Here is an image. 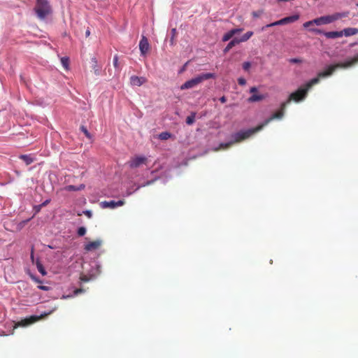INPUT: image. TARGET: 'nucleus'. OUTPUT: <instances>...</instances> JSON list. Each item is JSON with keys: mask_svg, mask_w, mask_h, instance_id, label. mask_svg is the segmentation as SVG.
Instances as JSON below:
<instances>
[{"mask_svg": "<svg viewBox=\"0 0 358 358\" xmlns=\"http://www.w3.org/2000/svg\"><path fill=\"white\" fill-rule=\"evenodd\" d=\"M85 215H87L88 217H91L92 215V213L90 210H85L83 212Z\"/></svg>", "mask_w": 358, "mask_h": 358, "instance_id": "nucleus-38", "label": "nucleus"}, {"mask_svg": "<svg viewBox=\"0 0 358 358\" xmlns=\"http://www.w3.org/2000/svg\"><path fill=\"white\" fill-rule=\"evenodd\" d=\"M195 121V113H192L190 115L186 118V123L189 125L192 124Z\"/></svg>", "mask_w": 358, "mask_h": 358, "instance_id": "nucleus-22", "label": "nucleus"}, {"mask_svg": "<svg viewBox=\"0 0 358 358\" xmlns=\"http://www.w3.org/2000/svg\"><path fill=\"white\" fill-rule=\"evenodd\" d=\"M84 290L83 289H77L74 291V294L78 295V294L83 293Z\"/></svg>", "mask_w": 358, "mask_h": 358, "instance_id": "nucleus-40", "label": "nucleus"}, {"mask_svg": "<svg viewBox=\"0 0 358 358\" xmlns=\"http://www.w3.org/2000/svg\"><path fill=\"white\" fill-rule=\"evenodd\" d=\"M48 315H40L39 316L31 315L29 317L22 320L20 322L15 323L14 328H17L18 327H27L36 322L41 318H43L44 316H47Z\"/></svg>", "mask_w": 358, "mask_h": 358, "instance_id": "nucleus-6", "label": "nucleus"}, {"mask_svg": "<svg viewBox=\"0 0 358 358\" xmlns=\"http://www.w3.org/2000/svg\"><path fill=\"white\" fill-rule=\"evenodd\" d=\"M277 25H281L280 20L275 21V22H272L271 24H267L266 26V27H274V26H277Z\"/></svg>", "mask_w": 358, "mask_h": 358, "instance_id": "nucleus-34", "label": "nucleus"}, {"mask_svg": "<svg viewBox=\"0 0 358 358\" xmlns=\"http://www.w3.org/2000/svg\"><path fill=\"white\" fill-rule=\"evenodd\" d=\"M34 10L40 20H45L52 13V7L48 0H36Z\"/></svg>", "mask_w": 358, "mask_h": 358, "instance_id": "nucleus-3", "label": "nucleus"}, {"mask_svg": "<svg viewBox=\"0 0 358 358\" xmlns=\"http://www.w3.org/2000/svg\"><path fill=\"white\" fill-rule=\"evenodd\" d=\"M220 101L221 103H224L227 101V98L224 96L220 97Z\"/></svg>", "mask_w": 358, "mask_h": 358, "instance_id": "nucleus-42", "label": "nucleus"}, {"mask_svg": "<svg viewBox=\"0 0 358 358\" xmlns=\"http://www.w3.org/2000/svg\"><path fill=\"white\" fill-rule=\"evenodd\" d=\"M243 29L236 28L232 29L228 32L225 33L222 37V41L226 42L230 40L235 34L242 32Z\"/></svg>", "mask_w": 358, "mask_h": 358, "instance_id": "nucleus-9", "label": "nucleus"}, {"mask_svg": "<svg viewBox=\"0 0 358 358\" xmlns=\"http://www.w3.org/2000/svg\"><path fill=\"white\" fill-rule=\"evenodd\" d=\"M80 130L84 133V134L86 136V137L88 138V139H92V135L90 134V133L87 131V128L82 125L80 127Z\"/></svg>", "mask_w": 358, "mask_h": 358, "instance_id": "nucleus-23", "label": "nucleus"}, {"mask_svg": "<svg viewBox=\"0 0 358 358\" xmlns=\"http://www.w3.org/2000/svg\"><path fill=\"white\" fill-rule=\"evenodd\" d=\"M113 66L115 68H119L120 67V64L117 62V57H115L114 59H113Z\"/></svg>", "mask_w": 358, "mask_h": 358, "instance_id": "nucleus-36", "label": "nucleus"}, {"mask_svg": "<svg viewBox=\"0 0 358 358\" xmlns=\"http://www.w3.org/2000/svg\"><path fill=\"white\" fill-rule=\"evenodd\" d=\"M291 62L294 63H298L299 62V60L298 59H292Z\"/></svg>", "mask_w": 358, "mask_h": 358, "instance_id": "nucleus-46", "label": "nucleus"}, {"mask_svg": "<svg viewBox=\"0 0 358 358\" xmlns=\"http://www.w3.org/2000/svg\"><path fill=\"white\" fill-rule=\"evenodd\" d=\"M40 288L42 289H44V290L47 289L46 287H45V286H41V287H40Z\"/></svg>", "mask_w": 358, "mask_h": 358, "instance_id": "nucleus-47", "label": "nucleus"}, {"mask_svg": "<svg viewBox=\"0 0 358 358\" xmlns=\"http://www.w3.org/2000/svg\"><path fill=\"white\" fill-rule=\"evenodd\" d=\"M19 158L23 160L26 165H29L35 161V158L31 155H21Z\"/></svg>", "mask_w": 358, "mask_h": 358, "instance_id": "nucleus-14", "label": "nucleus"}, {"mask_svg": "<svg viewBox=\"0 0 358 358\" xmlns=\"http://www.w3.org/2000/svg\"><path fill=\"white\" fill-rule=\"evenodd\" d=\"M357 6H358V3H357Z\"/></svg>", "mask_w": 358, "mask_h": 358, "instance_id": "nucleus-48", "label": "nucleus"}, {"mask_svg": "<svg viewBox=\"0 0 358 358\" xmlns=\"http://www.w3.org/2000/svg\"><path fill=\"white\" fill-rule=\"evenodd\" d=\"M36 267L38 271L43 275H45L47 274L45 268L43 267V264L38 260L36 261Z\"/></svg>", "mask_w": 358, "mask_h": 358, "instance_id": "nucleus-21", "label": "nucleus"}, {"mask_svg": "<svg viewBox=\"0 0 358 358\" xmlns=\"http://www.w3.org/2000/svg\"><path fill=\"white\" fill-rule=\"evenodd\" d=\"M100 206L102 208H112V200L109 201H102L100 203Z\"/></svg>", "mask_w": 358, "mask_h": 358, "instance_id": "nucleus-24", "label": "nucleus"}, {"mask_svg": "<svg viewBox=\"0 0 358 358\" xmlns=\"http://www.w3.org/2000/svg\"><path fill=\"white\" fill-rule=\"evenodd\" d=\"M171 137V134L168 131L162 132L159 134V138L162 141L168 140Z\"/></svg>", "mask_w": 358, "mask_h": 358, "instance_id": "nucleus-20", "label": "nucleus"}, {"mask_svg": "<svg viewBox=\"0 0 358 358\" xmlns=\"http://www.w3.org/2000/svg\"><path fill=\"white\" fill-rule=\"evenodd\" d=\"M85 185L83 184H81L79 186H77V190L79 191V190H82L85 188Z\"/></svg>", "mask_w": 358, "mask_h": 358, "instance_id": "nucleus-41", "label": "nucleus"}, {"mask_svg": "<svg viewBox=\"0 0 358 358\" xmlns=\"http://www.w3.org/2000/svg\"><path fill=\"white\" fill-rule=\"evenodd\" d=\"M41 207H42L41 205L36 206L34 207L35 214L38 213L41 210Z\"/></svg>", "mask_w": 358, "mask_h": 358, "instance_id": "nucleus-39", "label": "nucleus"}, {"mask_svg": "<svg viewBox=\"0 0 358 358\" xmlns=\"http://www.w3.org/2000/svg\"><path fill=\"white\" fill-rule=\"evenodd\" d=\"M147 162V158L143 156H137L131 159L129 166L131 168H137L145 164Z\"/></svg>", "mask_w": 358, "mask_h": 358, "instance_id": "nucleus-8", "label": "nucleus"}, {"mask_svg": "<svg viewBox=\"0 0 358 358\" xmlns=\"http://www.w3.org/2000/svg\"><path fill=\"white\" fill-rule=\"evenodd\" d=\"M124 200H120L117 202L113 201V208L118 207V206H121L124 205Z\"/></svg>", "mask_w": 358, "mask_h": 358, "instance_id": "nucleus-31", "label": "nucleus"}, {"mask_svg": "<svg viewBox=\"0 0 358 358\" xmlns=\"http://www.w3.org/2000/svg\"><path fill=\"white\" fill-rule=\"evenodd\" d=\"M238 83L240 85H245L246 84V80L245 78H239L238 79Z\"/></svg>", "mask_w": 358, "mask_h": 358, "instance_id": "nucleus-35", "label": "nucleus"}, {"mask_svg": "<svg viewBox=\"0 0 358 358\" xmlns=\"http://www.w3.org/2000/svg\"><path fill=\"white\" fill-rule=\"evenodd\" d=\"M65 189L66 191H78L77 190V186L75 185H68L65 187Z\"/></svg>", "mask_w": 358, "mask_h": 358, "instance_id": "nucleus-32", "label": "nucleus"}, {"mask_svg": "<svg viewBox=\"0 0 358 358\" xmlns=\"http://www.w3.org/2000/svg\"><path fill=\"white\" fill-rule=\"evenodd\" d=\"M90 35V29H87L85 31L86 37H88Z\"/></svg>", "mask_w": 358, "mask_h": 358, "instance_id": "nucleus-45", "label": "nucleus"}, {"mask_svg": "<svg viewBox=\"0 0 358 358\" xmlns=\"http://www.w3.org/2000/svg\"><path fill=\"white\" fill-rule=\"evenodd\" d=\"M147 82V79L145 77H138L136 76H132L130 78V83L132 86H141Z\"/></svg>", "mask_w": 358, "mask_h": 358, "instance_id": "nucleus-10", "label": "nucleus"}, {"mask_svg": "<svg viewBox=\"0 0 358 358\" xmlns=\"http://www.w3.org/2000/svg\"><path fill=\"white\" fill-rule=\"evenodd\" d=\"M30 220H31V218L20 222L17 224V229H22L27 224V222H29Z\"/></svg>", "mask_w": 358, "mask_h": 358, "instance_id": "nucleus-26", "label": "nucleus"}, {"mask_svg": "<svg viewBox=\"0 0 358 358\" xmlns=\"http://www.w3.org/2000/svg\"><path fill=\"white\" fill-rule=\"evenodd\" d=\"M287 104L285 101L280 104V109L274 113L269 118L266 119L264 122L258 125L257 127L250 129L244 131H239L234 136V140L226 143H220V148L215 149V150H218L219 149H227L230 146H231L235 143H239L248 138H249L252 134L256 132L262 130L265 126H266L270 122L275 119H281L284 116L285 110Z\"/></svg>", "mask_w": 358, "mask_h": 358, "instance_id": "nucleus-2", "label": "nucleus"}, {"mask_svg": "<svg viewBox=\"0 0 358 358\" xmlns=\"http://www.w3.org/2000/svg\"><path fill=\"white\" fill-rule=\"evenodd\" d=\"M346 16L347 15L345 13H336L331 15L322 16L320 17L315 18L314 19V22L317 26L327 24Z\"/></svg>", "mask_w": 358, "mask_h": 358, "instance_id": "nucleus-5", "label": "nucleus"}, {"mask_svg": "<svg viewBox=\"0 0 358 358\" xmlns=\"http://www.w3.org/2000/svg\"><path fill=\"white\" fill-rule=\"evenodd\" d=\"M263 13V10H257V11H253L252 13V15L254 17H259Z\"/></svg>", "mask_w": 358, "mask_h": 358, "instance_id": "nucleus-29", "label": "nucleus"}, {"mask_svg": "<svg viewBox=\"0 0 358 358\" xmlns=\"http://www.w3.org/2000/svg\"><path fill=\"white\" fill-rule=\"evenodd\" d=\"M264 99V96L262 94H254L250 96L248 99V102L253 103L262 101Z\"/></svg>", "mask_w": 358, "mask_h": 358, "instance_id": "nucleus-17", "label": "nucleus"}, {"mask_svg": "<svg viewBox=\"0 0 358 358\" xmlns=\"http://www.w3.org/2000/svg\"><path fill=\"white\" fill-rule=\"evenodd\" d=\"M171 31L172 36L170 40V42H171V45H173L175 44V37L177 34V31H176V28H173Z\"/></svg>", "mask_w": 358, "mask_h": 358, "instance_id": "nucleus-25", "label": "nucleus"}, {"mask_svg": "<svg viewBox=\"0 0 358 358\" xmlns=\"http://www.w3.org/2000/svg\"><path fill=\"white\" fill-rule=\"evenodd\" d=\"M239 41H238V38H233L228 44L225 47V48L224 49V53H227V52H229L233 47H234L235 45L239 44Z\"/></svg>", "mask_w": 358, "mask_h": 358, "instance_id": "nucleus-16", "label": "nucleus"}, {"mask_svg": "<svg viewBox=\"0 0 358 358\" xmlns=\"http://www.w3.org/2000/svg\"><path fill=\"white\" fill-rule=\"evenodd\" d=\"M61 62L62 66L66 70H69V58L67 57H64L61 58Z\"/></svg>", "mask_w": 358, "mask_h": 358, "instance_id": "nucleus-19", "label": "nucleus"}, {"mask_svg": "<svg viewBox=\"0 0 358 358\" xmlns=\"http://www.w3.org/2000/svg\"><path fill=\"white\" fill-rule=\"evenodd\" d=\"M313 24H315V22H314V20H310V21H308V22H306L304 24H303V27L305 28H308L310 26L313 25Z\"/></svg>", "mask_w": 358, "mask_h": 358, "instance_id": "nucleus-33", "label": "nucleus"}, {"mask_svg": "<svg viewBox=\"0 0 358 358\" xmlns=\"http://www.w3.org/2000/svg\"><path fill=\"white\" fill-rule=\"evenodd\" d=\"M101 245V241L96 240L90 242L85 245V250L87 251H92L98 249Z\"/></svg>", "mask_w": 358, "mask_h": 358, "instance_id": "nucleus-11", "label": "nucleus"}, {"mask_svg": "<svg viewBox=\"0 0 358 358\" xmlns=\"http://www.w3.org/2000/svg\"><path fill=\"white\" fill-rule=\"evenodd\" d=\"M299 18V16L298 15H294L284 17V18L280 20V24L283 25L285 24L294 22L296 21Z\"/></svg>", "mask_w": 358, "mask_h": 358, "instance_id": "nucleus-13", "label": "nucleus"}, {"mask_svg": "<svg viewBox=\"0 0 358 358\" xmlns=\"http://www.w3.org/2000/svg\"><path fill=\"white\" fill-rule=\"evenodd\" d=\"M342 32V36H354L358 34V29L354 28V27H348L345 28L343 30L341 31Z\"/></svg>", "mask_w": 358, "mask_h": 358, "instance_id": "nucleus-12", "label": "nucleus"}, {"mask_svg": "<svg viewBox=\"0 0 358 358\" xmlns=\"http://www.w3.org/2000/svg\"><path fill=\"white\" fill-rule=\"evenodd\" d=\"M324 35L327 38H336L342 37V32H341V31H327V32L324 33Z\"/></svg>", "mask_w": 358, "mask_h": 358, "instance_id": "nucleus-15", "label": "nucleus"}, {"mask_svg": "<svg viewBox=\"0 0 358 358\" xmlns=\"http://www.w3.org/2000/svg\"><path fill=\"white\" fill-rule=\"evenodd\" d=\"M250 67H251V63L250 62H243V69L245 71H249Z\"/></svg>", "mask_w": 358, "mask_h": 358, "instance_id": "nucleus-30", "label": "nucleus"}, {"mask_svg": "<svg viewBox=\"0 0 358 358\" xmlns=\"http://www.w3.org/2000/svg\"><path fill=\"white\" fill-rule=\"evenodd\" d=\"M257 92V89L256 87H252L250 89V92L252 93V94H255Z\"/></svg>", "mask_w": 358, "mask_h": 358, "instance_id": "nucleus-37", "label": "nucleus"}, {"mask_svg": "<svg viewBox=\"0 0 358 358\" xmlns=\"http://www.w3.org/2000/svg\"><path fill=\"white\" fill-rule=\"evenodd\" d=\"M358 62V55L351 59L343 63L329 65L324 71L318 73L317 76L309 80L304 85L300 87L296 91L292 92L285 102L289 104L292 101L299 102L303 100L308 94V90L320 82L321 78L330 76L338 68H348Z\"/></svg>", "mask_w": 358, "mask_h": 358, "instance_id": "nucleus-1", "label": "nucleus"}, {"mask_svg": "<svg viewBox=\"0 0 358 358\" xmlns=\"http://www.w3.org/2000/svg\"><path fill=\"white\" fill-rule=\"evenodd\" d=\"M253 31H248L245 34H243L240 38H238V41L239 43L246 42L248 41L252 36H253Z\"/></svg>", "mask_w": 358, "mask_h": 358, "instance_id": "nucleus-18", "label": "nucleus"}, {"mask_svg": "<svg viewBox=\"0 0 358 358\" xmlns=\"http://www.w3.org/2000/svg\"><path fill=\"white\" fill-rule=\"evenodd\" d=\"M309 30H310V31H312L317 34H323L324 35V33H325V31H323L322 30H321L320 29H317V28H311Z\"/></svg>", "mask_w": 358, "mask_h": 358, "instance_id": "nucleus-28", "label": "nucleus"}, {"mask_svg": "<svg viewBox=\"0 0 358 358\" xmlns=\"http://www.w3.org/2000/svg\"><path fill=\"white\" fill-rule=\"evenodd\" d=\"M215 78L216 75L215 73H202L195 78H192L191 80L186 81L180 86V90H183L186 89L193 88L198 85L199 84H200L201 83H202L203 80Z\"/></svg>", "mask_w": 358, "mask_h": 358, "instance_id": "nucleus-4", "label": "nucleus"}, {"mask_svg": "<svg viewBox=\"0 0 358 358\" xmlns=\"http://www.w3.org/2000/svg\"><path fill=\"white\" fill-rule=\"evenodd\" d=\"M81 280L84 282H87L89 280V278L86 275H83L81 277Z\"/></svg>", "mask_w": 358, "mask_h": 358, "instance_id": "nucleus-43", "label": "nucleus"}, {"mask_svg": "<svg viewBox=\"0 0 358 358\" xmlns=\"http://www.w3.org/2000/svg\"><path fill=\"white\" fill-rule=\"evenodd\" d=\"M49 202H50V200H46V201H44L42 204H41V206H46L48 203H49Z\"/></svg>", "mask_w": 358, "mask_h": 358, "instance_id": "nucleus-44", "label": "nucleus"}, {"mask_svg": "<svg viewBox=\"0 0 358 358\" xmlns=\"http://www.w3.org/2000/svg\"><path fill=\"white\" fill-rule=\"evenodd\" d=\"M139 49L142 55H145L150 50V44L148 38L143 36L139 42Z\"/></svg>", "mask_w": 358, "mask_h": 358, "instance_id": "nucleus-7", "label": "nucleus"}, {"mask_svg": "<svg viewBox=\"0 0 358 358\" xmlns=\"http://www.w3.org/2000/svg\"><path fill=\"white\" fill-rule=\"evenodd\" d=\"M85 233H86V229H85V227H79V228H78V235L79 236H84V235L85 234Z\"/></svg>", "mask_w": 358, "mask_h": 358, "instance_id": "nucleus-27", "label": "nucleus"}]
</instances>
